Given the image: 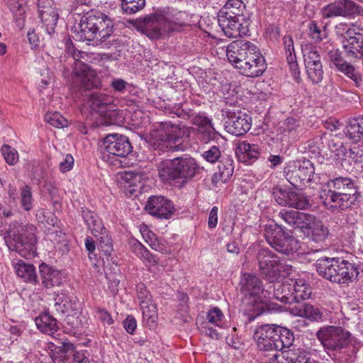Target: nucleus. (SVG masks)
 Listing matches in <instances>:
<instances>
[{
    "label": "nucleus",
    "mask_w": 363,
    "mask_h": 363,
    "mask_svg": "<svg viewBox=\"0 0 363 363\" xmlns=\"http://www.w3.org/2000/svg\"><path fill=\"white\" fill-rule=\"evenodd\" d=\"M240 290L245 298H248L255 311H259L258 314L262 313L264 308L271 298V291L269 289L262 288V281L255 275L245 273L240 279Z\"/></svg>",
    "instance_id": "obj_8"
},
{
    "label": "nucleus",
    "mask_w": 363,
    "mask_h": 363,
    "mask_svg": "<svg viewBox=\"0 0 363 363\" xmlns=\"http://www.w3.org/2000/svg\"><path fill=\"white\" fill-rule=\"evenodd\" d=\"M293 294V303L300 302L310 298L311 289L306 280L303 279H291Z\"/></svg>",
    "instance_id": "obj_30"
},
{
    "label": "nucleus",
    "mask_w": 363,
    "mask_h": 363,
    "mask_svg": "<svg viewBox=\"0 0 363 363\" xmlns=\"http://www.w3.org/2000/svg\"><path fill=\"white\" fill-rule=\"evenodd\" d=\"M191 123L196 128L199 138L205 143L216 140L220 136L205 113H196L191 118Z\"/></svg>",
    "instance_id": "obj_20"
},
{
    "label": "nucleus",
    "mask_w": 363,
    "mask_h": 363,
    "mask_svg": "<svg viewBox=\"0 0 363 363\" xmlns=\"http://www.w3.org/2000/svg\"><path fill=\"white\" fill-rule=\"evenodd\" d=\"M45 120L48 123L57 128H62L68 125L67 120L58 112L46 113Z\"/></svg>",
    "instance_id": "obj_49"
},
{
    "label": "nucleus",
    "mask_w": 363,
    "mask_h": 363,
    "mask_svg": "<svg viewBox=\"0 0 363 363\" xmlns=\"http://www.w3.org/2000/svg\"><path fill=\"white\" fill-rule=\"evenodd\" d=\"M320 197L323 205L333 212L350 208L357 200L359 194L355 183L349 177H337L326 183Z\"/></svg>",
    "instance_id": "obj_3"
},
{
    "label": "nucleus",
    "mask_w": 363,
    "mask_h": 363,
    "mask_svg": "<svg viewBox=\"0 0 363 363\" xmlns=\"http://www.w3.org/2000/svg\"><path fill=\"white\" fill-rule=\"evenodd\" d=\"M322 13L325 18L338 16L355 18L363 16V9L350 0H339L324 7Z\"/></svg>",
    "instance_id": "obj_16"
},
{
    "label": "nucleus",
    "mask_w": 363,
    "mask_h": 363,
    "mask_svg": "<svg viewBox=\"0 0 363 363\" xmlns=\"http://www.w3.org/2000/svg\"><path fill=\"white\" fill-rule=\"evenodd\" d=\"M310 240L317 244H322L327 239L329 235L328 228L323 223L316 219L311 228Z\"/></svg>",
    "instance_id": "obj_33"
},
{
    "label": "nucleus",
    "mask_w": 363,
    "mask_h": 363,
    "mask_svg": "<svg viewBox=\"0 0 363 363\" xmlns=\"http://www.w3.org/2000/svg\"><path fill=\"white\" fill-rule=\"evenodd\" d=\"M20 203L21 207L26 211L33 208V195L31 188L25 185L20 189Z\"/></svg>",
    "instance_id": "obj_46"
},
{
    "label": "nucleus",
    "mask_w": 363,
    "mask_h": 363,
    "mask_svg": "<svg viewBox=\"0 0 363 363\" xmlns=\"http://www.w3.org/2000/svg\"><path fill=\"white\" fill-rule=\"evenodd\" d=\"M286 180L295 188H302L311 182L314 174L313 164L308 160H296L289 163L284 170Z\"/></svg>",
    "instance_id": "obj_12"
},
{
    "label": "nucleus",
    "mask_w": 363,
    "mask_h": 363,
    "mask_svg": "<svg viewBox=\"0 0 363 363\" xmlns=\"http://www.w3.org/2000/svg\"><path fill=\"white\" fill-rule=\"evenodd\" d=\"M316 336L325 349L337 352L347 348L355 341L348 330L340 326L321 328L317 332Z\"/></svg>",
    "instance_id": "obj_10"
},
{
    "label": "nucleus",
    "mask_w": 363,
    "mask_h": 363,
    "mask_svg": "<svg viewBox=\"0 0 363 363\" xmlns=\"http://www.w3.org/2000/svg\"><path fill=\"white\" fill-rule=\"evenodd\" d=\"M72 30L76 37L82 41H91L97 38L99 35L100 39L105 38L106 35H101V32H99V28L96 24H74Z\"/></svg>",
    "instance_id": "obj_26"
},
{
    "label": "nucleus",
    "mask_w": 363,
    "mask_h": 363,
    "mask_svg": "<svg viewBox=\"0 0 363 363\" xmlns=\"http://www.w3.org/2000/svg\"><path fill=\"white\" fill-rule=\"evenodd\" d=\"M257 259L260 274L264 279L273 282L280 277L281 272L284 271V266L278 257L269 250H259Z\"/></svg>",
    "instance_id": "obj_13"
},
{
    "label": "nucleus",
    "mask_w": 363,
    "mask_h": 363,
    "mask_svg": "<svg viewBox=\"0 0 363 363\" xmlns=\"http://www.w3.org/2000/svg\"><path fill=\"white\" fill-rule=\"evenodd\" d=\"M96 316L104 325L107 324L110 325L113 323V320L111 318V314L104 309H97Z\"/></svg>",
    "instance_id": "obj_64"
},
{
    "label": "nucleus",
    "mask_w": 363,
    "mask_h": 363,
    "mask_svg": "<svg viewBox=\"0 0 363 363\" xmlns=\"http://www.w3.org/2000/svg\"><path fill=\"white\" fill-rule=\"evenodd\" d=\"M346 134L354 141H358L363 138V116L349 120L346 126Z\"/></svg>",
    "instance_id": "obj_31"
},
{
    "label": "nucleus",
    "mask_w": 363,
    "mask_h": 363,
    "mask_svg": "<svg viewBox=\"0 0 363 363\" xmlns=\"http://www.w3.org/2000/svg\"><path fill=\"white\" fill-rule=\"evenodd\" d=\"M277 325L268 324L259 326L255 332L254 338L257 348L264 352L277 351L279 342L277 343L278 335Z\"/></svg>",
    "instance_id": "obj_17"
},
{
    "label": "nucleus",
    "mask_w": 363,
    "mask_h": 363,
    "mask_svg": "<svg viewBox=\"0 0 363 363\" xmlns=\"http://www.w3.org/2000/svg\"><path fill=\"white\" fill-rule=\"evenodd\" d=\"M223 314L222 311L217 307L208 311L206 315V322L203 323L213 324L215 326L221 327Z\"/></svg>",
    "instance_id": "obj_56"
},
{
    "label": "nucleus",
    "mask_w": 363,
    "mask_h": 363,
    "mask_svg": "<svg viewBox=\"0 0 363 363\" xmlns=\"http://www.w3.org/2000/svg\"><path fill=\"white\" fill-rule=\"evenodd\" d=\"M89 103L92 110L100 113V118L96 123L100 126H108L117 123L118 113L113 108V96L101 93L94 92L90 94Z\"/></svg>",
    "instance_id": "obj_11"
},
{
    "label": "nucleus",
    "mask_w": 363,
    "mask_h": 363,
    "mask_svg": "<svg viewBox=\"0 0 363 363\" xmlns=\"http://www.w3.org/2000/svg\"><path fill=\"white\" fill-rule=\"evenodd\" d=\"M265 236L269 245L279 252L288 255L299 248V242L296 238L285 235L280 230L268 231Z\"/></svg>",
    "instance_id": "obj_18"
},
{
    "label": "nucleus",
    "mask_w": 363,
    "mask_h": 363,
    "mask_svg": "<svg viewBox=\"0 0 363 363\" xmlns=\"http://www.w3.org/2000/svg\"><path fill=\"white\" fill-rule=\"evenodd\" d=\"M15 269L17 275L25 281L37 283V275L33 265L19 261L15 264Z\"/></svg>",
    "instance_id": "obj_32"
},
{
    "label": "nucleus",
    "mask_w": 363,
    "mask_h": 363,
    "mask_svg": "<svg viewBox=\"0 0 363 363\" xmlns=\"http://www.w3.org/2000/svg\"><path fill=\"white\" fill-rule=\"evenodd\" d=\"M288 206L299 210H306L311 206V204L308 196L302 192L291 191Z\"/></svg>",
    "instance_id": "obj_36"
},
{
    "label": "nucleus",
    "mask_w": 363,
    "mask_h": 363,
    "mask_svg": "<svg viewBox=\"0 0 363 363\" xmlns=\"http://www.w3.org/2000/svg\"><path fill=\"white\" fill-rule=\"evenodd\" d=\"M308 78L313 83L318 84L321 82L323 76V70L322 63H316L315 65L308 64L305 65Z\"/></svg>",
    "instance_id": "obj_43"
},
{
    "label": "nucleus",
    "mask_w": 363,
    "mask_h": 363,
    "mask_svg": "<svg viewBox=\"0 0 363 363\" xmlns=\"http://www.w3.org/2000/svg\"><path fill=\"white\" fill-rule=\"evenodd\" d=\"M342 48L345 57L350 61L363 57V28L351 24L344 35Z\"/></svg>",
    "instance_id": "obj_14"
},
{
    "label": "nucleus",
    "mask_w": 363,
    "mask_h": 363,
    "mask_svg": "<svg viewBox=\"0 0 363 363\" xmlns=\"http://www.w3.org/2000/svg\"><path fill=\"white\" fill-rule=\"evenodd\" d=\"M35 323L43 333L49 335L54 334L59 329L57 319L48 312H44L36 317Z\"/></svg>",
    "instance_id": "obj_28"
},
{
    "label": "nucleus",
    "mask_w": 363,
    "mask_h": 363,
    "mask_svg": "<svg viewBox=\"0 0 363 363\" xmlns=\"http://www.w3.org/2000/svg\"><path fill=\"white\" fill-rule=\"evenodd\" d=\"M225 54L230 63L248 77H257L267 69L265 60L259 48L248 40H235L228 45Z\"/></svg>",
    "instance_id": "obj_1"
},
{
    "label": "nucleus",
    "mask_w": 363,
    "mask_h": 363,
    "mask_svg": "<svg viewBox=\"0 0 363 363\" xmlns=\"http://www.w3.org/2000/svg\"><path fill=\"white\" fill-rule=\"evenodd\" d=\"M234 170L233 161L226 158L222 160L218 164L220 178L222 182H226L233 175Z\"/></svg>",
    "instance_id": "obj_44"
},
{
    "label": "nucleus",
    "mask_w": 363,
    "mask_h": 363,
    "mask_svg": "<svg viewBox=\"0 0 363 363\" xmlns=\"http://www.w3.org/2000/svg\"><path fill=\"white\" fill-rule=\"evenodd\" d=\"M121 8L128 13H133L143 8L145 4V0H121Z\"/></svg>",
    "instance_id": "obj_54"
},
{
    "label": "nucleus",
    "mask_w": 363,
    "mask_h": 363,
    "mask_svg": "<svg viewBox=\"0 0 363 363\" xmlns=\"http://www.w3.org/2000/svg\"><path fill=\"white\" fill-rule=\"evenodd\" d=\"M316 219L317 218L312 214L298 211L294 228L310 230Z\"/></svg>",
    "instance_id": "obj_45"
},
{
    "label": "nucleus",
    "mask_w": 363,
    "mask_h": 363,
    "mask_svg": "<svg viewBox=\"0 0 363 363\" xmlns=\"http://www.w3.org/2000/svg\"><path fill=\"white\" fill-rule=\"evenodd\" d=\"M307 352L303 350H301L300 349L295 350L293 348L284 350V357H285L286 363H298L301 360L300 357L305 356Z\"/></svg>",
    "instance_id": "obj_57"
},
{
    "label": "nucleus",
    "mask_w": 363,
    "mask_h": 363,
    "mask_svg": "<svg viewBox=\"0 0 363 363\" xmlns=\"http://www.w3.org/2000/svg\"><path fill=\"white\" fill-rule=\"evenodd\" d=\"M1 152L8 164L14 165L18 161V153L17 150L10 145H2Z\"/></svg>",
    "instance_id": "obj_53"
},
{
    "label": "nucleus",
    "mask_w": 363,
    "mask_h": 363,
    "mask_svg": "<svg viewBox=\"0 0 363 363\" xmlns=\"http://www.w3.org/2000/svg\"><path fill=\"white\" fill-rule=\"evenodd\" d=\"M35 227L31 224L22 225L17 223H12L4 236L9 249L26 257L34 252L36 243Z\"/></svg>",
    "instance_id": "obj_7"
},
{
    "label": "nucleus",
    "mask_w": 363,
    "mask_h": 363,
    "mask_svg": "<svg viewBox=\"0 0 363 363\" xmlns=\"http://www.w3.org/2000/svg\"><path fill=\"white\" fill-rule=\"evenodd\" d=\"M133 28L150 39H157L161 35L158 24H132Z\"/></svg>",
    "instance_id": "obj_41"
},
{
    "label": "nucleus",
    "mask_w": 363,
    "mask_h": 363,
    "mask_svg": "<svg viewBox=\"0 0 363 363\" xmlns=\"http://www.w3.org/2000/svg\"><path fill=\"white\" fill-rule=\"evenodd\" d=\"M106 21H111L112 19L99 11H91L82 17L80 23H104Z\"/></svg>",
    "instance_id": "obj_51"
},
{
    "label": "nucleus",
    "mask_w": 363,
    "mask_h": 363,
    "mask_svg": "<svg viewBox=\"0 0 363 363\" xmlns=\"http://www.w3.org/2000/svg\"><path fill=\"white\" fill-rule=\"evenodd\" d=\"M84 219L87 223L88 228L92 233L97 236V234L103 235L106 233V229L100 219L91 213L84 215Z\"/></svg>",
    "instance_id": "obj_40"
},
{
    "label": "nucleus",
    "mask_w": 363,
    "mask_h": 363,
    "mask_svg": "<svg viewBox=\"0 0 363 363\" xmlns=\"http://www.w3.org/2000/svg\"><path fill=\"white\" fill-rule=\"evenodd\" d=\"M123 189L130 195L140 193L144 186L143 175L132 171L125 172L121 177Z\"/></svg>",
    "instance_id": "obj_23"
},
{
    "label": "nucleus",
    "mask_w": 363,
    "mask_h": 363,
    "mask_svg": "<svg viewBox=\"0 0 363 363\" xmlns=\"http://www.w3.org/2000/svg\"><path fill=\"white\" fill-rule=\"evenodd\" d=\"M328 58L331 64L339 72L345 70L351 64L344 60L342 53L339 49H331L328 52Z\"/></svg>",
    "instance_id": "obj_39"
},
{
    "label": "nucleus",
    "mask_w": 363,
    "mask_h": 363,
    "mask_svg": "<svg viewBox=\"0 0 363 363\" xmlns=\"http://www.w3.org/2000/svg\"><path fill=\"white\" fill-rule=\"evenodd\" d=\"M298 126V124L296 119L294 118H289L284 122L281 128L284 133L290 134L295 132Z\"/></svg>",
    "instance_id": "obj_62"
},
{
    "label": "nucleus",
    "mask_w": 363,
    "mask_h": 363,
    "mask_svg": "<svg viewBox=\"0 0 363 363\" xmlns=\"http://www.w3.org/2000/svg\"><path fill=\"white\" fill-rule=\"evenodd\" d=\"M176 13H179L175 10L169 7L157 10L156 11L145 16L142 23H174Z\"/></svg>",
    "instance_id": "obj_29"
},
{
    "label": "nucleus",
    "mask_w": 363,
    "mask_h": 363,
    "mask_svg": "<svg viewBox=\"0 0 363 363\" xmlns=\"http://www.w3.org/2000/svg\"><path fill=\"white\" fill-rule=\"evenodd\" d=\"M54 310L56 315H65L67 323L73 328H79L81 320L77 318L81 312V304L76 297L67 296L64 294H57L55 297Z\"/></svg>",
    "instance_id": "obj_15"
},
{
    "label": "nucleus",
    "mask_w": 363,
    "mask_h": 363,
    "mask_svg": "<svg viewBox=\"0 0 363 363\" xmlns=\"http://www.w3.org/2000/svg\"><path fill=\"white\" fill-rule=\"evenodd\" d=\"M298 211L281 209L277 214V218L290 227L295 228Z\"/></svg>",
    "instance_id": "obj_52"
},
{
    "label": "nucleus",
    "mask_w": 363,
    "mask_h": 363,
    "mask_svg": "<svg viewBox=\"0 0 363 363\" xmlns=\"http://www.w3.org/2000/svg\"><path fill=\"white\" fill-rule=\"evenodd\" d=\"M217 18L218 23H225L226 21L228 23H242L245 21L242 14L233 11L231 9L228 8V5H225L218 11Z\"/></svg>",
    "instance_id": "obj_37"
},
{
    "label": "nucleus",
    "mask_w": 363,
    "mask_h": 363,
    "mask_svg": "<svg viewBox=\"0 0 363 363\" xmlns=\"http://www.w3.org/2000/svg\"><path fill=\"white\" fill-rule=\"evenodd\" d=\"M220 150L216 146L211 147L208 150L204 152L203 154V158L211 163H214L218 161L220 157Z\"/></svg>",
    "instance_id": "obj_60"
},
{
    "label": "nucleus",
    "mask_w": 363,
    "mask_h": 363,
    "mask_svg": "<svg viewBox=\"0 0 363 363\" xmlns=\"http://www.w3.org/2000/svg\"><path fill=\"white\" fill-rule=\"evenodd\" d=\"M273 288V294H271V298L272 296L284 303H293V294L291 282L285 281L283 283H276L273 286H269V289Z\"/></svg>",
    "instance_id": "obj_27"
},
{
    "label": "nucleus",
    "mask_w": 363,
    "mask_h": 363,
    "mask_svg": "<svg viewBox=\"0 0 363 363\" xmlns=\"http://www.w3.org/2000/svg\"><path fill=\"white\" fill-rule=\"evenodd\" d=\"M328 148L330 151V157L336 164L345 167V164H350L352 161L357 162L356 147L348 148L337 138L329 141Z\"/></svg>",
    "instance_id": "obj_21"
},
{
    "label": "nucleus",
    "mask_w": 363,
    "mask_h": 363,
    "mask_svg": "<svg viewBox=\"0 0 363 363\" xmlns=\"http://www.w3.org/2000/svg\"><path fill=\"white\" fill-rule=\"evenodd\" d=\"M218 26L227 37L238 38L240 36L239 27L242 24H218Z\"/></svg>",
    "instance_id": "obj_59"
},
{
    "label": "nucleus",
    "mask_w": 363,
    "mask_h": 363,
    "mask_svg": "<svg viewBox=\"0 0 363 363\" xmlns=\"http://www.w3.org/2000/svg\"><path fill=\"white\" fill-rule=\"evenodd\" d=\"M135 250L150 263H157L155 257L140 243L135 245Z\"/></svg>",
    "instance_id": "obj_61"
},
{
    "label": "nucleus",
    "mask_w": 363,
    "mask_h": 363,
    "mask_svg": "<svg viewBox=\"0 0 363 363\" xmlns=\"http://www.w3.org/2000/svg\"><path fill=\"white\" fill-rule=\"evenodd\" d=\"M158 174L163 182L184 184L197 175L200 167L191 157H179L161 162L157 166Z\"/></svg>",
    "instance_id": "obj_5"
},
{
    "label": "nucleus",
    "mask_w": 363,
    "mask_h": 363,
    "mask_svg": "<svg viewBox=\"0 0 363 363\" xmlns=\"http://www.w3.org/2000/svg\"><path fill=\"white\" fill-rule=\"evenodd\" d=\"M315 267L320 276L337 284L352 282L359 274V269L354 264L341 258H321Z\"/></svg>",
    "instance_id": "obj_6"
},
{
    "label": "nucleus",
    "mask_w": 363,
    "mask_h": 363,
    "mask_svg": "<svg viewBox=\"0 0 363 363\" xmlns=\"http://www.w3.org/2000/svg\"><path fill=\"white\" fill-rule=\"evenodd\" d=\"M303 57L305 65L308 64L315 65L316 63H321L320 56L315 48L309 46L303 50Z\"/></svg>",
    "instance_id": "obj_55"
},
{
    "label": "nucleus",
    "mask_w": 363,
    "mask_h": 363,
    "mask_svg": "<svg viewBox=\"0 0 363 363\" xmlns=\"http://www.w3.org/2000/svg\"><path fill=\"white\" fill-rule=\"evenodd\" d=\"M260 150L258 145L242 141L238 144L235 153L242 162L252 163L259 157Z\"/></svg>",
    "instance_id": "obj_25"
},
{
    "label": "nucleus",
    "mask_w": 363,
    "mask_h": 363,
    "mask_svg": "<svg viewBox=\"0 0 363 363\" xmlns=\"http://www.w3.org/2000/svg\"><path fill=\"white\" fill-rule=\"evenodd\" d=\"M310 35L315 42H320L328 37L326 24H310Z\"/></svg>",
    "instance_id": "obj_50"
},
{
    "label": "nucleus",
    "mask_w": 363,
    "mask_h": 363,
    "mask_svg": "<svg viewBox=\"0 0 363 363\" xmlns=\"http://www.w3.org/2000/svg\"><path fill=\"white\" fill-rule=\"evenodd\" d=\"M43 285L48 289L60 286L63 279L62 273L53 267L43 263L39 266Z\"/></svg>",
    "instance_id": "obj_24"
},
{
    "label": "nucleus",
    "mask_w": 363,
    "mask_h": 363,
    "mask_svg": "<svg viewBox=\"0 0 363 363\" xmlns=\"http://www.w3.org/2000/svg\"><path fill=\"white\" fill-rule=\"evenodd\" d=\"M291 193V190L281 186H275L272 189V195L274 200L278 204L282 206H288Z\"/></svg>",
    "instance_id": "obj_48"
},
{
    "label": "nucleus",
    "mask_w": 363,
    "mask_h": 363,
    "mask_svg": "<svg viewBox=\"0 0 363 363\" xmlns=\"http://www.w3.org/2000/svg\"><path fill=\"white\" fill-rule=\"evenodd\" d=\"M295 310L294 314L312 321H318L322 318V313L319 308L308 303H304L299 308H296Z\"/></svg>",
    "instance_id": "obj_35"
},
{
    "label": "nucleus",
    "mask_w": 363,
    "mask_h": 363,
    "mask_svg": "<svg viewBox=\"0 0 363 363\" xmlns=\"http://www.w3.org/2000/svg\"><path fill=\"white\" fill-rule=\"evenodd\" d=\"M190 134L189 127L170 121L161 122L150 131L151 144L155 150L161 152L182 151L184 150V139L188 138Z\"/></svg>",
    "instance_id": "obj_4"
},
{
    "label": "nucleus",
    "mask_w": 363,
    "mask_h": 363,
    "mask_svg": "<svg viewBox=\"0 0 363 363\" xmlns=\"http://www.w3.org/2000/svg\"><path fill=\"white\" fill-rule=\"evenodd\" d=\"M283 43L287 62L290 65L291 68L294 69L297 67V63L294 48V40L291 36L285 35L283 38Z\"/></svg>",
    "instance_id": "obj_42"
},
{
    "label": "nucleus",
    "mask_w": 363,
    "mask_h": 363,
    "mask_svg": "<svg viewBox=\"0 0 363 363\" xmlns=\"http://www.w3.org/2000/svg\"><path fill=\"white\" fill-rule=\"evenodd\" d=\"M74 165V158L70 154H67L64 160L60 163V170L62 172H67L71 170Z\"/></svg>",
    "instance_id": "obj_63"
},
{
    "label": "nucleus",
    "mask_w": 363,
    "mask_h": 363,
    "mask_svg": "<svg viewBox=\"0 0 363 363\" xmlns=\"http://www.w3.org/2000/svg\"><path fill=\"white\" fill-rule=\"evenodd\" d=\"M225 123L226 130L234 135H245L251 128V118L240 110L228 111Z\"/></svg>",
    "instance_id": "obj_19"
},
{
    "label": "nucleus",
    "mask_w": 363,
    "mask_h": 363,
    "mask_svg": "<svg viewBox=\"0 0 363 363\" xmlns=\"http://www.w3.org/2000/svg\"><path fill=\"white\" fill-rule=\"evenodd\" d=\"M38 13L43 22L55 23L58 20V13L55 8L52 6L42 7L38 4Z\"/></svg>",
    "instance_id": "obj_47"
},
{
    "label": "nucleus",
    "mask_w": 363,
    "mask_h": 363,
    "mask_svg": "<svg viewBox=\"0 0 363 363\" xmlns=\"http://www.w3.org/2000/svg\"><path fill=\"white\" fill-rule=\"evenodd\" d=\"M276 331L278 335L277 343L279 342L277 351L290 349L294 341L293 333L289 329L278 325H277Z\"/></svg>",
    "instance_id": "obj_34"
},
{
    "label": "nucleus",
    "mask_w": 363,
    "mask_h": 363,
    "mask_svg": "<svg viewBox=\"0 0 363 363\" xmlns=\"http://www.w3.org/2000/svg\"><path fill=\"white\" fill-rule=\"evenodd\" d=\"M145 209L150 214L160 218H169L174 211L172 201L163 196L150 197Z\"/></svg>",
    "instance_id": "obj_22"
},
{
    "label": "nucleus",
    "mask_w": 363,
    "mask_h": 363,
    "mask_svg": "<svg viewBox=\"0 0 363 363\" xmlns=\"http://www.w3.org/2000/svg\"><path fill=\"white\" fill-rule=\"evenodd\" d=\"M342 73L345 74L347 77L351 79L357 87L363 86V78L359 72H357L354 67L350 64L345 70Z\"/></svg>",
    "instance_id": "obj_58"
},
{
    "label": "nucleus",
    "mask_w": 363,
    "mask_h": 363,
    "mask_svg": "<svg viewBox=\"0 0 363 363\" xmlns=\"http://www.w3.org/2000/svg\"><path fill=\"white\" fill-rule=\"evenodd\" d=\"M143 312V318L150 323V327L155 325L157 318V307L153 303L152 297L147 300L142 301L140 303Z\"/></svg>",
    "instance_id": "obj_38"
},
{
    "label": "nucleus",
    "mask_w": 363,
    "mask_h": 363,
    "mask_svg": "<svg viewBox=\"0 0 363 363\" xmlns=\"http://www.w3.org/2000/svg\"><path fill=\"white\" fill-rule=\"evenodd\" d=\"M103 160L112 165H118L119 158L127 157L133 147L129 139L123 135L113 133L107 135L104 140Z\"/></svg>",
    "instance_id": "obj_9"
},
{
    "label": "nucleus",
    "mask_w": 363,
    "mask_h": 363,
    "mask_svg": "<svg viewBox=\"0 0 363 363\" xmlns=\"http://www.w3.org/2000/svg\"><path fill=\"white\" fill-rule=\"evenodd\" d=\"M67 61L72 64L76 82L83 90H89L101 86V79L88 63L104 66L105 62L112 60V56L106 53H88L77 50L73 45L67 46Z\"/></svg>",
    "instance_id": "obj_2"
}]
</instances>
